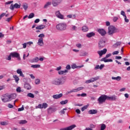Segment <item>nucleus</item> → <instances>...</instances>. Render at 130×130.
Segmentation results:
<instances>
[{"instance_id": "8", "label": "nucleus", "mask_w": 130, "mask_h": 130, "mask_svg": "<svg viewBox=\"0 0 130 130\" xmlns=\"http://www.w3.org/2000/svg\"><path fill=\"white\" fill-rule=\"evenodd\" d=\"M12 57H16L18 60H21V57H20V54L17 52H13L10 53Z\"/></svg>"}, {"instance_id": "19", "label": "nucleus", "mask_w": 130, "mask_h": 130, "mask_svg": "<svg viewBox=\"0 0 130 130\" xmlns=\"http://www.w3.org/2000/svg\"><path fill=\"white\" fill-rule=\"evenodd\" d=\"M55 15L56 17L59 19H63V15L60 14V12H59V11H56L55 13Z\"/></svg>"}, {"instance_id": "58", "label": "nucleus", "mask_w": 130, "mask_h": 130, "mask_svg": "<svg viewBox=\"0 0 130 130\" xmlns=\"http://www.w3.org/2000/svg\"><path fill=\"white\" fill-rule=\"evenodd\" d=\"M89 127L90 128H95V125L93 124H90Z\"/></svg>"}, {"instance_id": "15", "label": "nucleus", "mask_w": 130, "mask_h": 130, "mask_svg": "<svg viewBox=\"0 0 130 130\" xmlns=\"http://www.w3.org/2000/svg\"><path fill=\"white\" fill-rule=\"evenodd\" d=\"M60 3H61V0H53L52 2L53 7H56V6L59 5Z\"/></svg>"}, {"instance_id": "54", "label": "nucleus", "mask_w": 130, "mask_h": 130, "mask_svg": "<svg viewBox=\"0 0 130 130\" xmlns=\"http://www.w3.org/2000/svg\"><path fill=\"white\" fill-rule=\"evenodd\" d=\"M110 56H111V54L109 53L108 54H107L105 56V57L103 58H108V57H110Z\"/></svg>"}, {"instance_id": "41", "label": "nucleus", "mask_w": 130, "mask_h": 130, "mask_svg": "<svg viewBox=\"0 0 130 130\" xmlns=\"http://www.w3.org/2000/svg\"><path fill=\"white\" fill-rule=\"evenodd\" d=\"M24 10H25L26 11V10H27V9H28V4H27V3H24L23 6H22Z\"/></svg>"}, {"instance_id": "17", "label": "nucleus", "mask_w": 130, "mask_h": 130, "mask_svg": "<svg viewBox=\"0 0 130 130\" xmlns=\"http://www.w3.org/2000/svg\"><path fill=\"white\" fill-rule=\"evenodd\" d=\"M17 74L19 75L20 77H22V78H25V75L23 74V72H22V69H18L16 71Z\"/></svg>"}, {"instance_id": "53", "label": "nucleus", "mask_w": 130, "mask_h": 130, "mask_svg": "<svg viewBox=\"0 0 130 130\" xmlns=\"http://www.w3.org/2000/svg\"><path fill=\"white\" fill-rule=\"evenodd\" d=\"M7 60H11L12 59V55L10 54V55L8 56V58L6 59Z\"/></svg>"}, {"instance_id": "64", "label": "nucleus", "mask_w": 130, "mask_h": 130, "mask_svg": "<svg viewBox=\"0 0 130 130\" xmlns=\"http://www.w3.org/2000/svg\"><path fill=\"white\" fill-rule=\"evenodd\" d=\"M105 66L104 64H101V66H100V70H102V69H103V68H104Z\"/></svg>"}, {"instance_id": "7", "label": "nucleus", "mask_w": 130, "mask_h": 130, "mask_svg": "<svg viewBox=\"0 0 130 130\" xmlns=\"http://www.w3.org/2000/svg\"><path fill=\"white\" fill-rule=\"evenodd\" d=\"M106 100H109V101H112V100H115V99H114V98H99L98 100V101H99V104H102V103H104V102H105Z\"/></svg>"}, {"instance_id": "55", "label": "nucleus", "mask_w": 130, "mask_h": 130, "mask_svg": "<svg viewBox=\"0 0 130 130\" xmlns=\"http://www.w3.org/2000/svg\"><path fill=\"white\" fill-rule=\"evenodd\" d=\"M117 20H118V17H114L113 18V21L114 22H116V21H117Z\"/></svg>"}, {"instance_id": "36", "label": "nucleus", "mask_w": 130, "mask_h": 130, "mask_svg": "<svg viewBox=\"0 0 130 130\" xmlns=\"http://www.w3.org/2000/svg\"><path fill=\"white\" fill-rule=\"evenodd\" d=\"M88 107H89V105H87L85 106H84L82 108H81V111L83 112L84 111H85V110H86V109H87V108H88Z\"/></svg>"}, {"instance_id": "37", "label": "nucleus", "mask_w": 130, "mask_h": 130, "mask_svg": "<svg viewBox=\"0 0 130 130\" xmlns=\"http://www.w3.org/2000/svg\"><path fill=\"white\" fill-rule=\"evenodd\" d=\"M69 102V101L68 100H66L64 101H62L60 102V104L61 105H64V104H67Z\"/></svg>"}, {"instance_id": "31", "label": "nucleus", "mask_w": 130, "mask_h": 130, "mask_svg": "<svg viewBox=\"0 0 130 130\" xmlns=\"http://www.w3.org/2000/svg\"><path fill=\"white\" fill-rule=\"evenodd\" d=\"M69 71H68V70H65L64 71H59L58 73L59 75H63V74H66Z\"/></svg>"}, {"instance_id": "62", "label": "nucleus", "mask_w": 130, "mask_h": 130, "mask_svg": "<svg viewBox=\"0 0 130 130\" xmlns=\"http://www.w3.org/2000/svg\"><path fill=\"white\" fill-rule=\"evenodd\" d=\"M99 69H100V66L99 65H96L94 68V70H99Z\"/></svg>"}, {"instance_id": "44", "label": "nucleus", "mask_w": 130, "mask_h": 130, "mask_svg": "<svg viewBox=\"0 0 130 130\" xmlns=\"http://www.w3.org/2000/svg\"><path fill=\"white\" fill-rule=\"evenodd\" d=\"M35 84L36 85H39V84H40V79H36L35 80Z\"/></svg>"}, {"instance_id": "29", "label": "nucleus", "mask_w": 130, "mask_h": 130, "mask_svg": "<svg viewBox=\"0 0 130 130\" xmlns=\"http://www.w3.org/2000/svg\"><path fill=\"white\" fill-rule=\"evenodd\" d=\"M120 44H121V42H117L116 44H114L113 45V47L114 48H117L118 46H119V45H120Z\"/></svg>"}, {"instance_id": "34", "label": "nucleus", "mask_w": 130, "mask_h": 130, "mask_svg": "<svg viewBox=\"0 0 130 130\" xmlns=\"http://www.w3.org/2000/svg\"><path fill=\"white\" fill-rule=\"evenodd\" d=\"M40 64H33L31 66V68H32L33 69H38L40 68Z\"/></svg>"}, {"instance_id": "43", "label": "nucleus", "mask_w": 130, "mask_h": 130, "mask_svg": "<svg viewBox=\"0 0 130 130\" xmlns=\"http://www.w3.org/2000/svg\"><path fill=\"white\" fill-rule=\"evenodd\" d=\"M27 96L30 97V98H34V94L32 93H29L27 94Z\"/></svg>"}, {"instance_id": "59", "label": "nucleus", "mask_w": 130, "mask_h": 130, "mask_svg": "<svg viewBox=\"0 0 130 130\" xmlns=\"http://www.w3.org/2000/svg\"><path fill=\"white\" fill-rule=\"evenodd\" d=\"M8 107V108H13V107H14V106L11 104H9Z\"/></svg>"}, {"instance_id": "46", "label": "nucleus", "mask_w": 130, "mask_h": 130, "mask_svg": "<svg viewBox=\"0 0 130 130\" xmlns=\"http://www.w3.org/2000/svg\"><path fill=\"white\" fill-rule=\"evenodd\" d=\"M6 15V13H3L0 15V21L2 20V18L5 17Z\"/></svg>"}, {"instance_id": "12", "label": "nucleus", "mask_w": 130, "mask_h": 130, "mask_svg": "<svg viewBox=\"0 0 130 130\" xmlns=\"http://www.w3.org/2000/svg\"><path fill=\"white\" fill-rule=\"evenodd\" d=\"M83 89H84V87H78L76 89H74L72 90H70L69 91H68L67 92V94H71V93H73V92H79V91H81V90H83Z\"/></svg>"}, {"instance_id": "25", "label": "nucleus", "mask_w": 130, "mask_h": 130, "mask_svg": "<svg viewBox=\"0 0 130 130\" xmlns=\"http://www.w3.org/2000/svg\"><path fill=\"white\" fill-rule=\"evenodd\" d=\"M13 77L14 78L16 83L18 84V83H19V81H20V78H19V77H18L17 75H13Z\"/></svg>"}, {"instance_id": "1", "label": "nucleus", "mask_w": 130, "mask_h": 130, "mask_svg": "<svg viewBox=\"0 0 130 130\" xmlns=\"http://www.w3.org/2000/svg\"><path fill=\"white\" fill-rule=\"evenodd\" d=\"M66 80L63 78H56L55 80H53L52 83L53 85H57V86H59V85H63L64 84Z\"/></svg>"}, {"instance_id": "27", "label": "nucleus", "mask_w": 130, "mask_h": 130, "mask_svg": "<svg viewBox=\"0 0 130 130\" xmlns=\"http://www.w3.org/2000/svg\"><path fill=\"white\" fill-rule=\"evenodd\" d=\"M112 80H115V81H120V80H121V77L120 76H117L116 77H112Z\"/></svg>"}, {"instance_id": "5", "label": "nucleus", "mask_w": 130, "mask_h": 130, "mask_svg": "<svg viewBox=\"0 0 130 130\" xmlns=\"http://www.w3.org/2000/svg\"><path fill=\"white\" fill-rule=\"evenodd\" d=\"M106 45V41L104 39H102L99 42L98 47L99 49H102L104 47H105Z\"/></svg>"}, {"instance_id": "10", "label": "nucleus", "mask_w": 130, "mask_h": 130, "mask_svg": "<svg viewBox=\"0 0 130 130\" xmlns=\"http://www.w3.org/2000/svg\"><path fill=\"white\" fill-rule=\"evenodd\" d=\"M4 98H16L17 97V94L16 93H6L3 95Z\"/></svg>"}, {"instance_id": "63", "label": "nucleus", "mask_w": 130, "mask_h": 130, "mask_svg": "<svg viewBox=\"0 0 130 130\" xmlns=\"http://www.w3.org/2000/svg\"><path fill=\"white\" fill-rule=\"evenodd\" d=\"M22 45L23 48H26V47H27V43H23Z\"/></svg>"}, {"instance_id": "13", "label": "nucleus", "mask_w": 130, "mask_h": 130, "mask_svg": "<svg viewBox=\"0 0 130 130\" xmlns=\"http://www.w3.org/2000/svg\"><path fill=\"white\" fill-rule=\"evenodd\" d=\"M76 126H77L75 124H73L67 127L61 128L60 130H72Z\"/></svg>"}, {"instance_id": "32", "label": "nucleus", "mask_w": 130, "mask_h": 130, "mask_svg": "<svg viewBox=\"0 0 130 130\" xmlns=\"http://www.w3.org/2000/svg\"><path fill=\"white\" fill-rule=\"evenodd\" d=\"M39 61V58L38 57H36L31 60V62H38Z\"/></svg>"}, {"instance_id": "30", "label": "nucleus", "mask_w": 130, "mask_h": 130, "mask_svg": "<svg viewBox=\"0 0 130 130\" xmlns=\"http://www.w3.org/2000/svg\"><path fill=\"white\" fill-rule=\"evenodd\" d=\"M61 97H62V93L55 94L53 95V98H61Z\"/></svg>"}, {"instance_id": "21", "label": "nucleus", "mask_w": 130, "mask_h": 130, "mask_svg": "<svg viewBox=\"0 0 130 130\" xmlns=\"http://www.w3.org/2000/svg\"><path fill=\"white\" fill-rule=\"evenodd\" d=\"M101 61H104V62H112V61H113V60H112V59H107L106 58H102L101 60Z\"/></svg>"}, {"instance_id": "60", "label": "nucleus", "mask_w": 130, "mask_h": 130, "mask_svg": "<svg viewBox=\"0 0 130 130\" xmlns=\"http://www.w3.org/2000/svg\"><path fill=\"white\" fill-rule=\"evenodd\" d=\"M66 69H67V70H71V66L70 64L67 65Z\"/></svg>"}, {"instance_id": "51", "label": "nucleus", "mask_w": 130, "mask_h": 130, "mask_svg": "<svg viewBox=\"0 0 130 130\" xmlns=\"http://www.w3.org/2000/svg\"><path fill=\"white\" fill-rule=\"evenodd\" d=\"M76 112L77 114H81V110L79 109L76 110Z\"/></svg>"}, {"instance_id": "33", "label": "nucleus", "mask_w": 130, "mask_h": 130, "mask_svg": "<svg viewBox=\"0 0 130 130\" xmlns=\"http://www.w3.org/2000/svg\"><path fill=\"white\" fill-rule=\"evenodd\" d=\"M89 28L87 26L84 25L82 27V31H83V32H87Z\"/></svg>"}, {"instance_id": "40", "label": "nucleus", "mask_w": 130, "mask_h": 130, "mask_svg": "<svg viewBox=\"0 0 130 130\" xmlns=\"http://www.w3.org/2000/svg\"><path fill=\"white\" fill-rule=\"evenodd\" d=\"M35 16V14H34V13H30L29 15V16H28V19H32V18H34V16Z\"/></svg>"}, {"instance_id": "50", "label": "nucleus", "mask_w": 130, "mask_h": 130, "mask_svg": "<svg viewBox=\"0 0 130 130\" xmlns=\"http://www.w3.org/2000/svg\"><path fill=\"white\" fill-rule=\"evenodd\" d=\"M118 53H119V52L118 51H115L112 53V54L113 55H115L116 54H118Z\"/></svg>"}, {"instance_id": "38", "label": "nucleus", "mask_w": 130, "mask_h": 130, "mask_svg": "<svg viewBox=\"0 0 130 130\" xmlns=\"http://www.w3.org/2000/svg\"><path fill=\"white\" fill-rule=\"evenodd\" d=\"M51 5V2H47L44 6V9H47Z\"/></svg>"}, {"instance_id": "6", "label": "nucleus", "mask_w": 130, "mask_h": 130, "mask_svg": "<svg viewBox=\"0 0 130 130\" xmlns=\"http://www.w3.org/2000/svg\"><path fill=\"white\" fill-rule=\"evenodd\" d=\"M21 8V4L19 5L18 3H15L14 5L13 4H11L9 9L11 11H14L15 9H20Z\"/></svg>"}, {"instance_id": "57", "label": "nucleus", "mask_w": 130, "mask_h": 130, "mask_svg": "<svg viewBox=\"0 0 130 130\" xmlns=\"http://www.w3.org/2000/svg\"><path fill=\"white\" fill-rule=\"evenodd\" d=\"M12 18H13V16H11V17L8 18L6 19L7 22H10V21H11V20H12Z\"/></svg>"}, {"instance_id": "11", "label": "nucleus", "mask_w": 130, "mask_h": 130, "mask_svg": "<svg viewBox=\"0 0 130 130\" xmlns=\"http://www.w3.org/2000/svg\"><path fill=\"white\" fill-rule=\"evenodd\" d=\"M100 77L99 76H97L95 77L91 78L90 79L88 80H86L85 81L86 84H89L90 83H93V82H95V81H98V80H99Z\"/></svg>"}, {"instance_id": "26", "label": "nucleus", "mask_w": 130, "mask_h": 130, "mask_svg": "<svg viewBox=\"0 0 130 130\" xmlns=\"http://www.w3.org/2000/svg\"><path fill=\"white\" fill-rule=\"evenodd\" d=\"M3 102L6 103V102H10L12 100L11 98H3L2 99Z\"/></svg>"}, {"instance_id": "3", "label": "nucleus", "mask_w": 130, "mask_h": 130, "mask_svg": "<svg viewBox=\"0 0 130 130\" xmlns=\"http://www.w3.org/2000/svg\"><path fill=\"white\" fill-rule=\"evenodd\" d=\"M39 38L38 42V45L40 46H43L44 43H43V38L45 37V35L44 34H41L38 36Z\"/></svg>"}, {"instance_id": "18", "label": "nucleus", "mask_w": 130, "mask_h": 130, "mask_svg": "<svg viewBox=\"0 0 130 130\" xmlns=\"http://www.w3.org/2000/svg\"><path fill=\"white\" fill-rule=\"evenodd\" d=\"M98 31L99 32V33L100 34H101V35L102 36H104L106 34V31H105V30H104V29L102 28V29H99L98 30Z\"/></svg>"}, {"instance_id": "23", "label": "nucleus", "mask_w": 130, "mask_h": 130, "mask_svg": "<svg viewBox=\"0 0 130 130\" xmlns=\"http://www.w3.org/2000/svg\"><path fill=\"white\" fill-rule=\"evenodd\" d=\"M24 87L25 89H26V90H31V85L28 83H25L24 85Z\"/></svg>"}, {"instance_id": "52", "label": "nucleus", "mask_w": 130, "mask_h": 130, "mask_svg": "<svg viewBox=\"0 0 130 130\" xmlns=\"http://www.w3.org/2000/svg\"><path fill=\"white\" fill-rule=\"evenodd\" d=\"M121 15H122V16H123V17H126V15H125V13L123 11H121Z\"/></svg>"}, {"instance_id": "2", "label": "nucleus", "mask_w": 130, "mask_h": 130, "mask_svg": "<svg viewBox=\"0 0 130 130\" xmlns=\"http://www.w3.org/2000/svg\"><path fill=\"white\" fill-rule=\"evenodd\" d=\"M117 32V28L113 25H110L108 27V34L109 35H113L114 33Z\"/></svg>"}, {"instance_id": "47", "label": "nucleus", "mask_w": 130, "mask_h": 130, "mask_svg": "<svg viewBox=\"0 0 130 130\" xmlns=\"http://www.w3.org/2000/svg\"><path fill=\"white\" fill-rule=\"evenodd\" d=\"M23 110H24V105H22L21 108L18 109V111H23Z\"/></svg>"}, {"instance_id": "14", "label": "nucleus", "mask_w": 130, "mask_h": 130, "mask_svg": "<svg viewBox=\"0 0 130 130\" xmlns=\"http://www.w3.org/2000/svg\"><path fill=\"white\" fill-rule=\"evenodd\" d=\"M55 111H56V108H55L49 107L47 109V113L48 114H51V113H53V112H55Z\"/></svg>"}, {"instance_id": "16", "label": "nucleus", "mask_w": 130, "mask_h": 130, "mask_svg": "<svg viewBox=\"0 0 130 130\" xmlns=\"http://www.w3.org/2000/svg\"><path fill=\"white\" fill-rule=\"evenodd\" d=\"M107 52V49L106 48L104 49L103 50L98 51V54L100 56H102L103 54H105Z\"/></svg>"}, {"instance_id": "20", "label": "nucleus", "mask_w": 130, "mask_h": 130, "mask_svg": "<svg viewBox=\"0 0 130 130\" xmlns=\"http://www.w3.org/2000/svg\"><path fill=\"white\" fill-rule=\"evenodd\" d=\"M45 27V25L41 24L36 27V30H43Z\"/></svg>"}, {"instance_id": "61", "label": "nucleus", "mask_w": 130, "mask_h": 130, "mask_svg": "<svg viewBox=\"0 0 130 130\" xmlns=\"http://www.w3.org/2000/svg\"><path fill=\"white\" fill-rule=\"evenodd\" d=\"M72 30H73V31H75V30H77V26L73 25L72 26Z\"/></svg>"}, {"instance_id": "39", "label": "nucleus", "mask_w": 130, "mask_h": 130, "mask_svg": "<svg viewBox=\"0 0 130 130\" xmlns=\"http://www.w3.org/2000/svg\"><path fill=\"white\" fill-rule=\"evenodd\" d=\"M106 128V125L105 124H101V130H104Z\"/></svg>"}, {"instance_id": "42", "label": "nucleus", "mask_w": 130, "mask_h": 130, "mask_svg": "<svg viewBox=\"0 0 130 130\" xmlns=\"http://www.w3.org/2000/svg\"><path fill=\"white\" fill-rule=\"evenodd\" d=\"M99 98H111V97H109L105 94H102Z\"/></svg>"}, {"instance_id": "28", "label": "nucleus", "mask_w": 130, "mask_h": 130, "mask_svg": "<svg viewBox=\"0 0 130 130\" xmlns=\"http://www.w3.org/2000/svg\"><path fill=\"white\" fill-rule=\"evenodd\" d=\"M83 67H84V66H77V65L76 64H73L71 68L72 69H77L78 68H79V69H81V68H83Z\"/></svg>"}, {"instance_id": "35", "label": "nucleus", "mask_w": 130, "mask_h": 130, "mask_svg": "<svg viewBox=\"0 0 130 130\" xmlns=\"http://www.w3.org/2000/svg\"><path fill=\"white\" fill-rule=\"evenodd\" d=\"M27 121L26 120H21L19 121V124H25L27 123Z\"/></svg>"}, {"instance_id": "56", "label": "nucleus", "mask_w": 130, "mask_h": 130, "mask_svg": "<svg viewBox=\"0 0 130 130\" xmlns=\"http://www.w3.org/2000/svg\"><path fill=\"white\" fill-rule=\"evenodd\" d=\"M76 46H77V47H78V48H82V45L81 44H76Z\"/></svg>"}, {"instance_id": "48", "label": "nucleus", "mask_w": 130, "mask_h": 130, "mask_svg": "<svg viewBox=\"0 0 130 130\" xmlns=\"http://www.w3.org/2000/svg\"><path fill=\"white\" fill-rule=\"evenodd\" d=\"M1 125H7L8 123H7L6 122H5V121H2L1 122Z\"/></svg>"}, {"instance_id": "45", "label": "nucleus", "mask_w": 130, "mask_h": 130, "mask_svg": "<svg viewBox=\"0 0 130 130\" xmlns=\"http://www.w3.org/2000/svg\"><path fill=\"white\" fill-rule=\"evenodd\" d=\"M16 91L18 93H21V92H22V90L21 89V88L20 87H17V88L16 89Z\"/></svg>"}, {"instance_id": "24", "label": "nucleus", "mask_w": 130, "mask_h": 130, "mask_svg": "<svg viewBox=\"0 0 130 130\" xmlns=\"http://www.w3.org/2000/svg\"><path fill=\"white\" fill-rule=\"evenodd\" d=\"M93 36H95V33L93 32H89L86 35V37L88 38H91V37H93Z\"/></svg>"}, {"instance_id": "4", "label": "nucleus", "mask_w": 130, "mask_h": 130, "mask_svg": "<svg viewBox=\"0 0 130 130\" xmlns=\"http://www.w3.org/2000/svg\"><path fill=\"white\" fill-rule=\"evenodd\" d=\"M56 28L57 30L63 31V30H66V29H67V24L63 23H59L56 26Z\"/></svg>"}, {"instance_id": "22", "label": "nucleus", "mask_w": 130, "mask_h": 130, "mask_svg": "<svg viewBox=\"0 0 130 130\" xmlns=\"http://www.w3.org/2000/svg\"><path fill=\"white\" fill-rule=\"evenodd\" d=\"M97 112H98V111L97 110L92 109L88 111L89 114H96Z\"/></svg>"}, {"instance_id": "49", "label": "nucleus", "mask_w": 130, "mask_h": 130, "mask_svg": "<svg viewBox=\"0 0 130 130\" xmlns=\"http://www.w3.org/2000/svg\"><path fill=\"white\" fill-rule=\"evenodd\" d=\"M13 3H14V1H9V2H7L6 3H5V5H12V4H13Z\"/></svg>"}, {"instance_id": "9", "label": "nucleus", "mask_w": 130, "mask_h": 130, "mask_svg": "<svg viewBox=\"0 0 130 130\" xmlns=\"http://www.w3.org/2000/svg\"><path fill=\"white\" fill-rule=\"evenodd\" d=\"M48 106V105H47L46 103H44L42 104H39L38 106H36V109H38L39 108L40 109H42V108H44V109H46V108H47Z\"/></svg>"}]
</instances>
